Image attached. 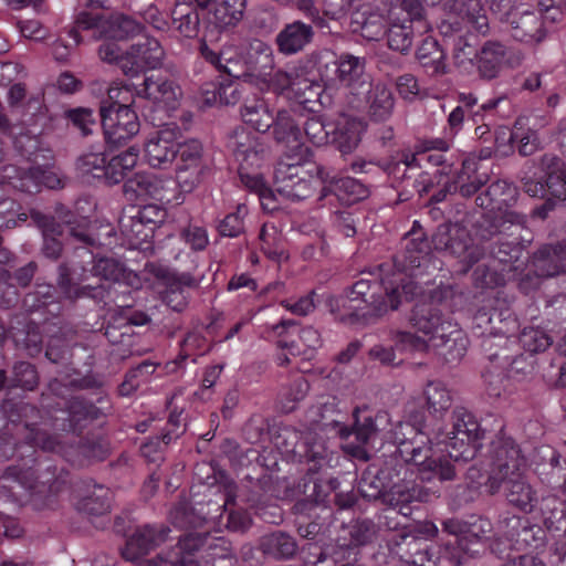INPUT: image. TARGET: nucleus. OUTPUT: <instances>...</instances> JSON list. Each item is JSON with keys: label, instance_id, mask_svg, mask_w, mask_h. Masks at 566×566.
I'll return each instance as SVG.
<instances>
[{"label": "nucleus", "instance_id": "nucleus-1", "mask_svg": "<svg viewBox=\"0 0 566 566\" xmlns=\"http://www.w3.org/2000/svg\"><path fill=\"white\" fill-rule=\"evenodd\" d=\"M412 283L400 284L394 281L366 280L355 282L343 294L331 297L332 311L344 312L342 321L349 324H369L399 307L402 298L410 301Z\"/></svg>", "mask_w": 566, "mask_h": 566}, {"label": "nucleus", "instance_id": "nucleus-2", "mask_svg": "<svg viewBox=\"0 0 566 566\" xmlns=\"http://www.w3.org/2000/svg\"><path fill=\"white\" fill-rule=\"evenodd\" d=\"M35 450L22 463L8 467L0 476V490L13 496V484L18 483L29 492V501L34 510L42 511L55 505L56 499L67 483V472L51 463L39 461Z\"/></svg>", "mask_w": 566, "mask_h": 566}, {"label": "nucleus", "instance_id": "nucleus-3", "mask_svg": "<svg viewBox=\"0 0 566 566\" xmlns=\"http://www.w3.org/2000/svg\"><path fill=\"white\" fill-rule=\"evenodd\" d=\"M394 443L396 451L392 454L401 460L403 467L408 463L416 465L422 480H455V464L447 457L434 455L432 441L424 431H417L409 424H398L394 430Z\"/></svg>", "mask_w": 566, "mask_h": 566}, {"label": "nucleus", "instance_id": "nucleus-4", "mask_svg": "<svg viewBox=\"0 0 566 566\" xmlns=\"http://www.w3.org/2000/svg\"><path fill=\"white\" fill-rule=\"evenodd\" d=\"M438 533L432 523L405 525L387 542L388 549L411 566H434L439 552L430 538Z\"/></svg>", "mask_w": 566, "mask_h": 566}, {"label": "nucleus", "instance_id": "nucleus-5", "mask_svg": "<svg viewBox=\"0 0 566 566\" xmlns=\"http://www.w3.org/2000/svg\"><path fill=\"white\" fill-rule=\"evenodd\" d=\"M452 431L448 433L446 452L448 461L455 464V478L463 465L473 460L482 447L485 431L480 428L476 419L464 409L453 411Z\"/></svg>", "mask_w": 566, "mask_h": 566}, {"label": "nucleus", "instance_id": "nucleus-6", "mask_svg": "<svg viewBox=\"0 0 566 566\" xmlns=\"http://www.w3.org/2000/svg\"><path fill=\"white\" fill-rule=\"evenodd\" d=\"M136 103L119 104L118 102H101L98 113L104 139L109 148H117L140 130V122L135 111Z\"/></svg>", "mask_w": 566, "mask_h": 566}, {"label": "nucleus", "instance_id": "nucleus-7", "mask_svg": "<svg viewBox=\"0 0 566 566\" xmlns=\"http://www.w3.org/2000/svg\"><path fill=\"white\" fill-rule=\"evenodd\" d=\"M403 463L396 454L384 457L380 464L371 463L358 482V492L368 502L379 501L381 504L396 481L401 480Z\"/></svg>", "mask_w": 566, "mask_h": 566}, {"label": "nucleus", "instance_id": "nucleus-8", "mask_svg": "<svg viewBox=\"0 0 566 566\" xmlns=\"http://www.w3.org/2000/svg\"><path fill=\"white\" fill-rule=\"evenodd\" d=\"M271 134L274 142L283 147L285 157H296L298 161H308L313 153L303 139L300 123L289 109H280L273 118Z\"/></svg>", "mask_w": 566, "mask_h": 566}, {"label": "nucleus", "instance_id": "nucleus-9", "mask_svg": "<svg viewBox=\"0 0 566 566\" xmlns=\"http://www.w3.org/2000/svg\"><path fill=\"white\" fill-rule=\"evenodd\" d=\"M165 52L159 41L143 33L142 38L126 51L122 62L125 76L137 77L148 70H155L163 64Z\"/></svg>", "mask_w": 566, "mask_h": 566}, {"label": "nucleus", "instance_id": "nucleus-10", "mask_svg": "<svg viewBox=\"0 0 566 566\" xmlns=\"http://www.w3.org/2000/svg\"><path fill=\"white\" fill-rule=\"evenodd\" d=\"M171 186L170 179H163L149 172H136L125 180L123 195L130 202L156 200L168 203L171 197Z\"/></svg>", "mask_w": 566, "mask_h": 566}, {"label": "nucleus", "instance_id": "nucleus-11", "mask_svg": "<svg viewBox=\"0 0 566 566\" xmlns=\"http://www.w3.org/2000/svg\"><path fill=\"white\" fill-rule=\"evenodd\" d=\"M492 473L489 476V484H497L511 476L522 473L525 467V458L522 455L520 447L511 438H502L493 442Z\"/></svg>", "mask_w": 566, "mask_h": 566}, {"label": "nucleus", "instance_id": "nucleus-12", "mask_svg": "<svg viewBox=\"0 0 566 566\" xmlns=\"http://www.w3.org/2000/svg\"><path fill=\"white\" fill-rule=\"evenodd\" d=\"M182 137L181 129L175 123L164 124L145 144V156L148 164L155 168H163L177 157L178 139Z\"/></svg>", "mask_w": 566, "mask_h": 566}, {"label": "nucleus", "instance_id": "nucleus-13", "mask_svg": "<svg viewBox=\"0 0 566 566\" xmlns=\"http://www.w3.org/2000/svg\"><path fill=\"white\" fill-rule=\"evenodd\" d=\"M315 25L303 20H291L283 24L274 38L276 50L283 56L304 52L315 39Z\"/></svg>", "mask_w": 566, "mask_h": 566}, {"label": "nucleus", "instance_id": "nucleus-14", "mask_svg": "<svg viewBox=\"0 0 566 566\" xmlns=\"http://www.w3.org/2000/svg\"><path fill=\"white\" fill-rule=\"evenodd\" d=\"M339 83L354 96L370 92L371 77L366 73V59L353 54H342L335 62Z\"/></svg>", "mask_w": 566, "mask_h": 566}, {"label": "nucleus", "instance_id": "nucleus-15", "mask_svg": "<svg viewBox=\"0 0 566 566\" xmlns=\"http://www.w3.org/2000/svg\"><path fill=\"white\" fill-rule=\"evenodd\" d=\"M511 316V310L505 298L497 294L489 295L473 316V324L482 335L503 333L501 324Z\"/></svg>", "mask_w": 566, "mask_h": 566}, {"label": "nucleus", "instance_id": "nucleus-16", "mask_svg": "<svg viewBox=\"0 0 566 566\" xmlns=\"http://www.w3.org/2000/svg\"><path fill=\"white\" fill-rule=\"evenodd\" d=\"M431 496L432 492L419 483L396 481L382 504L397 510L402 516L409 517L412 514V503H427Z\"/></svg>", "mask_w": 566, "mask_h": 566}, {"label": "nucleus", "instance_id": "nucleus-17", "mask_svg": "<svg viewBox=\"0 0 566 566\" xmlns=\"http://www.w3.org/2000/svg\"><path fill=\"white\" fill-rule=\"evenodd\" d=\"M30 218L42 233L41 254L52 261L59 260L64 251V229H62L54 216L45 214L38 210H31Z\"/></svg>", "mask_w": 566, "mask_h": 566}, {"label": "nucleus", "instance_id": "nucleus-18", "mask_svg": "<svg viewBox=\"0 0 566 566\" xmlns=\"http://www.w3.org/2000/svg\"><path fill=\"white\" fill-rule=\"evenodd\" d=\"M154 274L166 286L163 292L164 302L174 311L181 312L187 305L184 287H196L198 282L189 273H177L167 268H158Z\"/></svg>", "mask_w": 566, "mask_h": 566}, {"label": "nucleus", "instance_id": "nucleus-19", "mask_svg": "<svg viewBox=\"0 0 566 566\" xmlns=\"http://www.w3.org/2000/svg\"><path fill=\"white\" fill-rule=\"evenodd\" d=\"M209 532H192L181 536L177 544L167 553L170 566H199L197 555L206 554Z\"/></svg>", "mask_w": 566, "mask_h": 566}, {"label": "nucleus", "instance_id": "nucleus-20", "mask_svg": "<svg viewBox=\"0 0 566 566\" xmlns=\"http://www.w3.org/2000/svg\"><path fill=\"white\" fill-rule=\"evenodd\" d=\"M244 64L249 83L252 84L254 81L265 82V77L275 65L272 46L260 39H252L247 49Z\"/></svg>", "mask_w": 566, "mask_h": 566}, {"label": "nucleus", "instance_id": "nucleus-21", "mask_svg": "<svg viewBox=\"0 0 566 566\" xmlns=\"http://www.w3.org/2000/svg\"><path fill=\"white\" fill-rule=\"evenodd\" d=\"M170 530L168 527L155 528L145 525L137 528L127 539L126 546L122 552L126 560L136 562L142 556L147 555L151 549L167 539Z\"/></svg>", "mask_w": 566, "mask_h": 566}, {"label": "nucleus", "instance_id": "nucleus-22", "mask_svg": "<svg viewBox=\"0 0 566 566\" xmlns=\"http://www.w3.org/2000/svg\"><path fill=\"white\" fill-rule=\"evenodd\" d=\"M136 96L163 103L170 109H176L179 99L182 96L180 86L172 80L155 77L154 75L145 77L140 87L136 88Z\"/></svg>", "mask_w": 566, "mask_h": 566}, {"label": "nucleus", "instance_id": "nucleus-23", "mask_svg": "<svg viewBox=\"0 0 566 566\" xmlns=\"http://www.w3.org/2000/svg\"><path fill=\"white\" fill-rule=\"evenodd\" d=\"M431 241L436 250L461 256L468 250L471 239L463 224L444 222L438 226Z\"/></svg>", "mask_w": 566, "mask_h": 566}, {"label": "nucleus", "instance_id": "nucleus-24", "mask_svg": "<svg viewBox=\"0 0 566 566\" xmlns=\"http://www.w3.org/2000/svg\"><path fill=\"white\" fill-rule=\"evenodd\" d=\"M468 532H463L462 537L454 538L443 546V557L457 566L462 565L467 556H473L479 553V545L482 538L486 537V531L483 525L468 524Z\"/></svg>", "mask_w": 566, "mask_h": 566}, {"label": "nucleus", "instance_id": "nucleus-25", "mask_svg": "<svg viewBox=\"0 0 566 566\" xmlns=\"http://www.w3.org/2000/svg\"><path fill=\"white\" fill-rule=\"evenodd\" d=\"M91 272L94 276L105 281L123 283L132 289H140L142 280L139 275L126 268V265L115 258L99 256L95 258Z\"/></svg>", "mask_w": 566, "mask_h": 566}, {"label": "nucleus", "instance_id": "nucleus-26", "mask_svg": "<svg viewBox=\"0 0 566 566\" xmlns=\"http://www.w3.org/2000/svg\"><path fill=\"white\" fill-rule=\"evenodd\" d=\"M537 276L551 277L566 273V242L541 247L532 256Z\"/></svg>", "mask_w": 566, "mask_h": 566}, {"label": "nucleus", "instance_id": "nucleus-27", "mask_svg": "<svg viewBox=\"0 0 566 566\" xmlns=\"http://www.w3.org/2000/svg\"><path fill=\"white\" fill-rule=\"evenodd\" d=\"M489 492L495 494L503 491L510 504L516 506L521 511L531 512L534 507V492L531 485L524 480L523 474H516L504 481H499L497 485L489 484Z\"/></svg>", "mask_w": 566, "mask_h": 566}, {"label": "nucleus", "instance_id": "nucleus-28", "mask_svg": "<svg viewBox=\"0 0 566 566\" xmlns=\"http://www.w3.org/2000/svg\"><path fill=\"white\" fill-rule=\"evenodd\" d=\"M476 57L479 75L490 81L497 77L504 65L510 63V51L501 42L488 41Z\"/></svg>", "mask_w": 566, "mask_h": 566}, {"label": "nucleus", "instance_id": "nucleus-29", "mask_svg": "<svg viewBox=\"0 0 566 566\" xmlns=\"http://www.w3.org/2000/svg\"><path fill=\"white\" fill-rule=\"evenodd\" d=\"M363 130L364 124L360 119L343 114L335 123L331 143L342 154H350L358 147Z\"/></svg>", "mask_w": 566, "mask_h": 566}, {"label": "nucleus", "instance_id": "nucleus-30", "mask_svg": "<svg viewBox=\"0 0 566 566\" xmlns=\"http://www.w3.org/2000/svg\"><path fill=\"white\" fill-rule=\"evenodd\" d=\"M430 247L423 233L411 231L405 238V249L394 256V264L400 272L417 269L429 254Z\"/></svg>", "mask_w": 566, "mask_h": 566}, {"label": "nucleus", "instance_id": "nucleus-31", "mask_svg": "<svg viewBox=\"0 0 566 566\" xmlns=\"http://www.w3.org/2000/svg\"><path fill=\"white\" fill-rule=\"evenodd\" d=\"M490 180L486 171H481L476 163L467 159L462 164V169L450 180L452 189L463 198H471L479 192Z\"/></svg>", "mask_w": 566, "mask_h": 566}, {"label": "nucleus", "instance_id": "nucleus-32", "mask_svg": "<svg viewBox=\"0 0 566 566\" xmlns=\"http://www.w3.org/2000/svg\"><path fill=\"white\" fill-rule=\"evenodd\" d=\"M258 549L275 560H287L297 554L298 545L289 533L275 531L260 538Z\"/></svg>", "mask_w": 566, "mask_h": 566}, {"label": "nucleus", "instance_id": "nucleus-33", "mask_svg": "<svg viewBox=\"0 0 566 566\" xmlns=\"http://www.w3.org/2000/svg\"><path fill=\"white\" fill-rule=\"evenodd\" d=\"M517 196L518 190L515 186L504 180H496L476 196L475 205L482 209L501 210L513 206Z\"/></svg>", "mask_w": 566, "mask_h": 566}, {"label": "nucleus", "instance_id": "nucleus-34", "mask_svg": "<svg viewBox=\"0 0 566 566\" xmlns=\"http://www.w3.org/2000/svg\"><path fill=\"white\" fill-rule=\"evenodd\" d=\"M350 25L367 41H379L389 29L386 17L368 8L354 12Z\"/></svg>", "mask_w": 566, "mask_h": 566}, {"label": "nucleus", "instance_id": "nucleus-35", "mask_svg": "<svg viewBox=\"0 0 566 566\" xmlns=\"http://www.w3.org/2000/svg\"><path fill=\"white\" fill-rule=\"evenodd\" d=\"M510 25L512 36L521 42L539 43L546 35L542 17L534 12L514 14Z\"/></svg>", "mask_w": 566, "mask_h": 566}, {"label": "nucleus", "instance_id": "nucleus-36", "mask_svg": "<svg viewBox=\"0 0 566 566\" xmlns=\"http://www.w3.org/2000/svg\"><path fill=\"white\" fill-rule=\"evenodd\" d=\"M199 8L192 1L177 0L171 10L174 28L185 38L195 39L200 30Z\"/></svg>", "mask_w": 566, "mask_h": 566}, {"label": "nucleus", "instance_id": "nucleus-37", "mask_svg": "<svg viewBox=\"0 0 566 566\" xmlns=\"http://www.w3.org/2000/svg\"><path fill=\"white\" fill-rule=\"evenodd\" d=\"M145 27L125 14H112L102 24V38L113 41H127L143 35Z\"/></svg>", "mask_w": 566, "mask_h": 566}, {"label": "nucleus", "instance_id": "nucleus-38", "mask_svg": "<svg viewBox=\"0 0 566 566\" xmlns=\"http://www.w3.org/2000/svg\"><path fill=\"white\" fill-rule=\"evenodd\" d=\"M67 411V429L73 432H81L85 421L99 419L104 413L102 409L82 396H73L65 401Z\"/></svg>", "mask_w": 566, "mask_h": 566}, {"label": "nucleus", "instance_id": "nucleus-39", "mask_svg": "<svg viewBox=\"0 0 566 566\" xmlns=\"http://www.w3.org/2000/svg\"><path fill=\"white\" fill-rule=\"evenodd\" d=\"M11 337L19 348H22L31 357L42 350L43 336L38 323L31 319H18L17 325L10 327Z\"/></svg>", "mask_w": 566, "mask_h": 566}, {"label": "nucleus", "instance_id": "nucleus-40", "mask_svg": "<svg viewBox=\"0 0 566 566\" xmlns=\"http://www.w3.org/2000/svg\"><path fill=\"white\" fill-rule=\"evenodd\" d=\"M241 116L245 124L259 133L270 132L273 125V114L268 103L261 97H245L241 108Z\"/></svg>", "mask_w": 566, "mask_h": 566}, {"label": "nucleus", "instance_id": "nucleus-41", "mask_svg": "<svg viewBox=\"0 0 566 566\" xmlns=\"http://www.w3.org/2000/svg\"><path fill=\"white\" fill-rule=\"evenodd\" d=\"M231 146L237 160H239L241 165L244 163L250 166L258 165L266 150L263 143L259 142L256 137L251 136L243 129L240 133L235 132ZM242 168L241 166L240 169Z\"/></svg>", "mask_w": 566, "mask_h": 566}, {"label": "nucleus", "instance_id": "nucleus-42", "mask_svg": "<svg viewBox=\"0 0 566 566\" xmlns=\"http://www.w3.org/2000/svg\"><path fill=\"white\" fill-rule=\"evenodd\" d=\"M542 167L546 171L545 189L560 201H566V165L557 157L545 155Z\"/></svg>", "mask_w": 566, "mask_h": 566}, {"label": "nucleus", "instance_id": "nucleus-43", "mask_svg": "<svg viewBox=\"0 0 566 566\" xmlns=\"http://www.w3.org/2000/svg\"><path fill=\"white\" fill-rule=\"evenodd\" d=\"M417 59L424 71L430 75L447 73L446 53L438 41L426 38L417 50Z\"/></svg>", "mask_w": 566, "mask_h": 566}, {"label": "nucleus", "instance_id": "nucleus-44", "mask_svg": "<svg viewBox=\"0 0 566 566\" xmlns=\"http://www.w3.org/2000/svg\"><path fill=\"white\" fill-rule=\"evenodd\" d=\"M277 346L282 349H289L294 356L311 358L313 353L322 346V339L317 329L306 326L300 331L297 338H281L277 340Z\"/></svg>", "mask_w": 566, "mask_h": 566}, {"label": "nucleus", "instance_id": "nucleus-45", "mask_svg": "<svg viewBox=\"0 0 566 566\" xmlns=\"http://www.w3.org/2000/svg\"><path fill=\"white\" fill-rule=\"evenodd\" d=\"M244 9L245 0H214L212 21L220 30L233 28L243 19Z\"/></svg>", "mask_w": 566, "mask_h": 566}, {"label": "nucleus", "instance_id": "nucleus-46", "mask_svg": "<svg viewBox=\"0 0 566 566\" xmlns=\"http://www.w3.org/2000/svg\"><path fill=\"white\" fill-rule=\"evenodd\" d=\"M111 491L103 485H95L76 503V510L88 516H104L111 512Z\"/></svg>", "mask_w": 566, "mask_h": 566}, {"label": "nucleus", "instance_id": "nucleus-47", "mask_svg": "<svg viewBox=\"0 0 566 566\" xmlns=\"http://www.w3.org/2000/svg\"><path fill=\"white\" fill-rule=\"evenodd\" d=\"M328 193H334L340 200L358 201L365 199L369 191L359 180L350 177H333L328 186L322 189L321 199Z\"/></svg>", "mask_w": 566, "mask_h": 566}, {"label": "nucleus", "instance_id": "nucleus-48", "mask_svg": "<svg viewBox=\"0 0 566 566\" xmlns=\"http://www.w3.org/2000/svg\"><path fill=\"white\" fill-rule=\"evenodd\" d=\"M14 147L33 166H49L53 159L51 149L43 148L38 136L20 134L14 139Z\"/></svg>", "mask_w": 566, "mask_h": 566}, {"label": "nucleus", "instance_id": "nucleus-49", "mask_svg": "<svg viewBox=\"0 0 566 566\" xmlns=\"http://www.w3.org/2000/svg\"><path fill=\"white\" fill-rule=\"evenodd\" d=\"M368 97L369 108L368 115L375 122L387 120L394 111L395 99L392 92L382 84H377L370 88Z\"/></svg>", "mask_w": 566, "mask_h": 566}, {"label": "nucleus", "instance_id": "nucleus-50", "mask_svg": "<svg viewBox=\"0 0 566 566\" xmlns=\"http://www.w3.org/2000/svg\"><path fill=\"white\" fill-rule=\"evenodd\" d=\"M51 305L60 310L55 287L48 283L35 284L34 289L22 298V307L29 314L40 312Z\"/></svg>", "mask_w": 566, "mask_h": 566}, {"label": "nucleus", "instance_id": "nucleus-51", "mask_svg": "<svg viewBox=\"0 0 566 566\" xmlns=\"http://www.w3.org/2000/svg\"><path fill=\"white\" fill-rule=\"evenodd\" d=\"M423 396L427 408L433 416L442 417L452 406L451 392L442 381H428L423 389Z\"/></svg>", "mask_w": 566, "mask_h": 566}, {"label": "nucleus", "instance_id": "nucleus-52", "mask_svg": "<svg viewBox=\"0 0 566 566\" xmlns=\"http://www.w3.org/2000/svg\"><path fill=\"white\" fill-rule=\"evenodd\" d=\"M135 206H130L122 211L118 219L119 230L132 243L138 244L147 241L153 233V229L135 217Z\"/></svg>", "mask_w": 566, "mask_h": 566}, {"label": "nucleus", "instance_id": "nucleus-53", "mask_svg": "<svg viewBox=\"0 0 566 566\" xmlns=\"http://www.w3.org/2000/svg\"><path fill=\"white\" fill-rule=\"evenodd\" d=\"M354 424L352 428L358 442L367 444L374 440L379 431L377 426L378 415H371L368 407H357L353 411Z\"/></svg>", "mask_w": 566, "mask_h": 566}, {"label": "nucleus", "instance_id": "nucleus-54", "mask_svg": "<svg viewBox=\"0 0 566 566\" xmlns=\"http://www.w3.org/2000/svg\"><path fill=\"white\" fill-rule=\"evenodd\" d=\"M41 411L29 402L24 401L23 407H20V424H23L27 430L30 431L28 439L36 444L42 443L43 449L53 450L54 441L52 438H42V434L39 431V423L41 421Z\"/></svg>", "mask_w": 566, "mask_h": 566}, {"label": "nucleus", "instance_id": "nucleus-55", "mask_svg": "<svg viewBox=\"0 0 566 566\" xmlns=\"http://www.w3.org/2000/svg\"><path fill=\"white\" fill-rule=\"evenodd\" d=\"M202 559L211 566L218 560L220 564H238V557L233 549L232 543L224 537L212 536L208 534L206 554L202 555Z\"/></svg>", "mask_w": 566, "mask_h": 566}, {"label": "nucleus", "instance_id": "nucleus-56", "mask_svg": "<svg viewBox=\"0 0 566 566\" xmlns=\"http://www.w3.org/2000/svg\"><path fill=\"white\" fill-rule=\"evenodd\" d=\"M442 321V314L432 305L417 304L410 316V323L418 331L430 335L434 332L439 323Z\"/></svg>", "mask_w": 566, "mask_h": 566}, {"label": "nucleus", "instance_id": "nucleus-57", "mask_svg": "<svg viewBox=\"0 0 566 566\" xmlns=\"http://www.w3.org/2000/svg\"><path fill=\"white\" fill-rule=\"evenodd\" d=\"M486 252L490 258L496 260L501 264H509L520 260L523 252V245L520 242L497 239L486 247Z\"/></svg>", "mask_w": 566, "mask_h": 566}, {"label": "nucleus", "instance_id": "nucleus-58", "mask_svg": "<svg viewBox=\"0 0 566 566\" xmlns=\"http://www.w3.org/2000/svg\"><path fill=\"white\" fill-rule=\"evenodd\" d=\"M65 118L83 137L92 135L97 129L94 111L90 107H75L65 111Z\"/></svg>", "mask_w": 566, "mask_h": 566}, {"label": "nucleus", "instance_id": "nucleus-59", "mask_svg": "<svg viewBox=\"0 0 566 566\" xmlns=\"http://www.w3.org/2000/svg\"><path fill=\"white\" fill-rule=\"evenodd\" d=\"M467 345L468 339L462 333L459 336H454L449 339L446 338L444 342L437 344L433 349L446 364L454 365L458 364L465 355Z\"/></svg>", "mask_w": 566, "mask_h": 566}, {"label": "nucleus", "instance_id": "nucleus-60", "mask_svg": "<svg viewBox=\"0 0 566 566\" xmlns=\"http://www.w3.org/2000/svg\"><path fill=\"white\" fill-rule=\"evenodd\" d=\"M289 161H280L274 172L276 190L283 195V188L292 187L300 177L301 166L305 161H298L296 157H286Z\"/></svg>", "mask_w": 566, "mask_h": 566}, {"label": "nucleus", "instance_id": "nucleus-61", "mask_svg": "<svg viewBox=\"0 0 566 566\" xmlns=\"http://www.w3.org/2000/svg\"><path fill=\"white\" fill-rule=\"evenodd\" d=\"M510 522L512 524L521 526V531L517 533L518 538L528 547L538 549L546 544V531L541 525L530 524L526 520L523 521L521 517L513 516Z\"/></svg>", "mask_w": 566, "mask_h": 566}, {"label": "nucleus", "instance_id": "nucleus-62", "mask_svg": "<svg viewBox=\"0 0 566 566\" xmlns=\"http://www.w3.org/2000/svg\"><path fill=\"white\" fill-rule=\"evenodd\" d=\"M378 532V526L370 518H357L349 526L348 535L350 545L357 549L359 546L371 543ZM347 549H350L349 547Z\"/></svg>", "mask_w": 566, "mask_h": 566}, {"label": "nucleus", "instance_id": "nucleus-63", "mask_svg": "<svg viewBox=\"0 0 566 566\" xmlns=\"http://www.w3.org/2000/svg\"><path fill=\"white\" fill-rule=\"evenodd\" d=\"M39 385V374L34 365L28 361H19L13 367V377L10 387H20L25 390H34Z\"/></svg>", "mask_w": 566, "mask_h": 566}, {"label": "nucleus", "instance_id": "nucleus-64", "mask_svg": "<svg viewBox=\"0 0 566 566\" xmlns=\"http://www.w3.org/2000/svg\"><path fill=\"white\" fill-rule=\"evenodd\" d=\"M388 46L401 54H407L413 42V31L411 25L394 24L387 31Z\"/></svg>", "mask_w": 566, "mask_h": 566}]
</instances>
